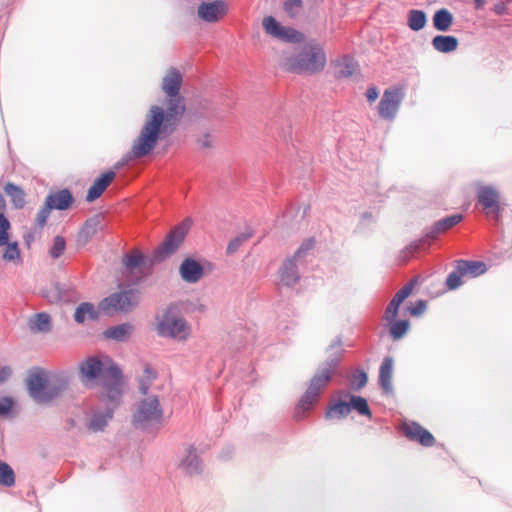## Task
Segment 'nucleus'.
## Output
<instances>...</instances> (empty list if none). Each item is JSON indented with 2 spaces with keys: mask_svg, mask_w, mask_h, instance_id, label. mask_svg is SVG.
I'll use <instances>...</instances> for the list:
<instances>
[{
  "mask_svg": "<svg viewBox=\"0 0 512 512\" xmlns=\"http://www.w3.org/2000/svg\"><path fill=\"white\" fill-rule=\"evenodd\" d=\"M79 379L84 387H100L99 401L119 403L125 394L123 370L110 356H87L79 363Z\"/></svg>",
  "mask_w": 512,
  "mask_h": 512,
  "instance_id": "nucleus-3",
  "label": "nucleus"
},
{
  "mask_svg": "<svg viewBox=\"0 0 512 512\" xmlns=\"http://www.w3.org/2000/svg\"><path fill=\"white\" fill-rule=\"evenodd\" d=\"M183 304V302H171L164 310L161 319L159 316H156L158 320L156 326L158 336L171 339H186L190 326L186 319L174 314L181 310Z\"/></svg>",
  "mask_w": 512,
  "mask_h": 512,
  "instance_id": "nucleus-9",
  "label": "nucleus"
},
{
  "mask_svg": "<svg viewBox=\"0 0 512 512\" xmlns=\"http://www.w3.org/2000/svg\"><path fill=\"white\" fill-rule=\"evenodd\" d=\"M253 236L252 232H241L237 236H235L233 239L230 240V242L227 245L226 253L228 255H233L238 251V249L242 246L244 242L249 240Z\"/></svg>",
  "mask_w": 512,
  "mask_h": 512,
  "instance_id": "nucleus-40",
  "label": "nucleus"
},
{
  "mask_svg": "<svg viewBox=\"0 0 512 512\" xmlns=\"http://www.w3.org/2000/svg\"><path fill=\"white\" fill-rule=\"evenodd\" d=\"M327 56L322 44L316 39H309L298 53L286 59V70L292 73L317 74L324 70Z\"/></svg>",
  "mask_w": 512,
  "mask_h": 512,
  "instance_id": "nucleus-6",
  "label": "nucleus"
},
{
  "mask_svg": "<svg viewBox=\"0 0 512 512\" xmlns=\"http://www.w3.org/2000/svg\"><path fill=\"white\" fill-rule=\"evenodd\" d=\"M454 22V16L447 8L437 9L432 16L433 28L439 32L450 30Z\"/></svg>",
  "mask_w": 512,
  "mask_h": 512,
  "instance_id": "nucleus-30",
  "label": "nucleus"
},
{
  "mask_svg": "<svg viewBox=\"0 0 512 512\" xmlns=\"http://www.w3.org/2000/svg\"><path fill=\"white\" fill-rule=\"evenodd\" d=\"M205 266H207L209 269H212V264L209 261L205 260L202 263L200 260H197L194 257H186L183 259L179 266L180 277L186 283H197L205 275Z\"/></svg>",
  "mask_w": 512,
  "mask_h": 512,
  "instance_id": "nucleus-16",
  "label": "nucleus"
},
{
  "mask_svg": "<svg viewBox=\"0 0 512 512\" xmlns=\"http://www.w3.org/2000/svg\"><path fill=\"white\" fill-rule=\"evenodd\" d=\"M463 283L464 281L461 271H459V268L456 266L455 269L447 275L445 280V287L448 291H454L457 290Z\"/></svg>",
  "mask_w": 512,
  "mask_h": 512,
  "instance_id": "nucleus-41",
  "label": "nucleus"
},
{
  "mask_svg": "<svg viewBox=\"0 0 512 512\" xmlns=\"http://www.w3.org/2000/svg\"><path fill=\"white\" fill-rule=\"evenodd\" d=\"M404 97L405 93L401 86L385 89L377 107L380 118L394 120Z\"/></svg>",
  "mask_w": 512,
  "mask_h": 512,
  "instance_id": "nucleus-15",
  "label": "nucleus"
},
{
  "mask_svg": "<svg viewBox=\"0 0 512 512\" xmlns=\"http://www.w3.org/2000/svg\"><path fill=\"white\" fill-rule=\"evenodd\" d=\"M427 14L421 9H410L407 13V26L414 32H419L427 24Z\"/></svg>",
  "mask_w": 512,
  "mask_h": 512,
  "instance_id": "nucleus-33",
  "label": "nucleus"
},
{
  "mask_svg": "<svg viewBox=\"0 0 512 512\" xmlns=\"http://www.w3.org/2000/svg\"><path fill=\"white\" fill-rule=\"evenodd\" d=\"M6 201L0 191V247H4L2 259L6 262H21V250L18 241H11V222L6 214Z\"/></svg>",
  "mask_w": 512,
  "mask_h": 512,
  "instance_id": "nucleus-12",
  "label": "nucleus"
},
{
  "mask_svg": "<svg viewBox=\"0 0 512 512\" xmlns=\"http://www.w3.org/2000/svg\"><path fill=\"white\" fill-rule=\"evenodd\" d=\"M104 216L102 213L95 214L89 217L77 234V242L81 245H86L98 231L103 230L104 226L102 220Z\"/></svg>",
  "mask_w": 512,
  "mask_h": 512,
  "instance_id": "nucleus-24",
  "label": "nucleus"
},
{
  "mask_svg": "<svg viewBox=\"0 0 512 512\" xmlns=\"http://www.w3.org/2000/svg\"><path fill=\"white\" fill-rule=\"evenodd\" d=\"M30 397L37 403H48L59 398L69 389L70 380L66 375H53L39 367L29 370L25 380Z\"/></svg>",
  "mask_w": 512,
  "mask_h": 512,
  "instance_id": "nucleus-5",
  "label": "nucleus"
},
{
  "mask_svg": "<svg viewBox=\"0 0 512 512\" xmlns=\"http://www.w3.org/2000/svg\"><path fill=\"white\" fill-rule=\"evenodd\" d=\"M340 69L336 73V78H348L355 72V63L349 58L345 57L343 63H340Z\"/></svg>",
  "mask_w": 512,
  "mask_h": 512,
  "instance_id": "nucleus-42",
  "label": "nucleus"
},
{
  "mask_svg": "<svg viewBox=\"0 0 512 512\" xmlns=\"http://www.w3.org/2000/svg\"><path fill=\"white\" fill-rule=\"evenodd\" d=\"M475 189V208H478L480 205V181H476L474 183Z\"/></svg>",
  "mask_w": 512,
  "mask_h": 512,
  "instance_id": "nucleus-54",
  "label": "nucleus"
},
{
  "mask_svg": "<svg viewBox=\"0 0 512 512\" xmlns=\"http://www.w3.org/2000/svg\"><path fill=\"white\" fill-rule=\"evenodd\" d=\"M361 218H362L363 220H366V219H367V220H370V219L372 218V214H371V212H363V213L361 214Z\"/></svg>",
  "mask_w": 512,
  "mask_h": 512,
  "instance_id": "nucleus-57",
  "label": "nucleus"
},
{
  "mask_svg": "<svg viewBox=\"0 0 512 512\" xmlns=\"http://www.w3.org/2000/svg\"><path fill=\"white\" fill-rule=\"evenodd\" d=\"M329 351H331V353L316 370L315 374L310 379L306 391L299 398L295 406L294 419L298 422L305 420L308 413L315 408L322 391L337 373L343 361L345 349L342 348V337L340 335L336 336L326 348V352Z\"/></svg>",
  "mask_w": 512,
  "mask_h": 512,
  "instance_id": "nucleus-4",
  "label": "nucleus"
},
{
  "mask_svg": "<svg viewBox=\"0 0 512 512\" xmlns=\"http://www.w3.org/2000/svg\"><path fill=\"white\" fill-rule=\"evenodd\" d=\"M18 413L17 402L13 396L6 395L0 398V417L10 419Z\"/></svg>",
  "mask_w": 512,
  "mask_h": 512,
  "instance_id": "nucleus-38",
  "label": "nucleus"
},
{
  "mask_svg": "<svg viewBox=\"0 0 512 512\" xmlns=\"http://www.w3.org/2000/svg\"><path fill=\"white\" fill-rule=\"evenodd\" d=\"M24 244L26 247L30 248L31 243L35 240V233L29 231L23 235Z\"/></svg>",
  "mask_w": 512,
  "mask_h": 512,
  "instance_id": "nucleus-53",
  "label": "nucleus"
},
{
  "mask_svg": "<svg viewBox=\"0 0 512 512\" xmlns=\"http://www.w3.org/2000/svg\"><path fill=\"white\" fill-rule=\"evenodd\" d=\"M13 371L10 366L4 365L0 368V385L6 382L12 375Z\"/></svg>",
  "mask_w": 512,
  "mask_h": 512,
  "instance_id": "nucleus-51",
  "label": "nucleus"
},
{
  "mask_svg": "<svg viewBox=\"0 0 512 512\" xmlns=\"http://www.w3.org/2000/svg\"><path fill=\"white\" fill-rule=\"evenodd\" d=\"M228 13L224 0L202 1L197 8L200 20L206 23H216Z\"/></svg>",
  "mask_w": 512,
  "mask_h": 512,
  "instance_id": "nucleus-19",
  "label": "nucleus"
},
{
  "mask_svg": "<svg viewBox=\"0 0 512 512\" xmlns=\"http://www.w3.org/2000/svg\"><path fill=\"white\" fill-rule=\"evenodd\" d=\"M463 216L462 214H452L445 216L429 227L423 236L411 241L404 249L403 253L407 257H416L421 253L428 251L432 243L437 239L438 235L457 225Z\"/></svg>",
  "mask_w": 512,
  "mask_h": 512,
  "instance_id": "nucleus-8",
  "label": "nucleus"
},
{
  "mask_svg": "<svg viewBox=\"0 0 512 512\" xmlns=\"http://www.w3.org/2000/svg\"><path fill=\"white\" fill-rule=\"evenodd\" d=\"M134 329L135 327L132 323L123 322L105 329L103 331V337L116 342H125L131 337Z\"/></svg>",
  "mask_w": 512,
  "mask_h": 512,
  "instance_id": "nucleus-27",
  "label": "nucleus"
},
{
  "mask_svg": "<svg viewBox=\"0 0 512 512\" xmlns=\"http://www.w3.org/2000/svg\"><path fill=\"white\" fill-rule=\"evenodd\" d=\"M476 9H480V0H473Z\"/></svg>",
  "mask_w": 512,
  "mask_h": 512,
  "instance_id": "nucleus-59",
  "label": "nucleus"
},
{
  "mask_svg": "<svg viewBox=\"0 0 512 512\" xmlns=\"http://www.w3.org/2000/svg\"><path fill=\"white\" fill-rule=\"evenodd\" d=\"M125 155L122 157L124 158ZM123 159L119 160L115 166L114 169H107L104 172H102L99 176H97L93 183L90 185V187L87 190L86 193V201L91 203L96 201L98 198L101 197V195L104 193V191L107 189V187L111 184L113 179L116 176V170L120 169L122 166L126 165L128 163L125 162L124 164L117 167V164L121 162ZM131 160H129L130 162Z\"/></svg>",
  "mask_w": 512,
  "mask_h": 512,
  "instance_id": "nucleus-17",
  "label": "nucleus"
},
{
  "mask_svg": "<svg viewBox=\"0 0 512 512\" xmlns=\"http://www.w3.org/2000/svg\"><path fill=\"white\" fill-rule=\"evenodd\" d=\"M179 468L189 477L200 475L203 472V463L194 445L187 448L185 457L179 463Z\"/></svg>",
  "mask_w": 512,
  "mask_h": 512,
  "instance_id": "nucleus-23",
  "label": "nucleus"
},
{
  "mask_svg": "<svg viewBox=\"0 0 512 512\" xmlns=\"http://www.w3.org/2000/svg\"><path fill=\"white\" fill-rule=\"evenodd\" d=\"M183 77L181 72L170 67L162 81V91L167 96L166 108L151 105L145 115L144 124L134 139L131 150L125 154L117 167L132 159H140L151 155L157 145L170 137L186 111L185 98L181 94Z\"/></svg>",
  "mask_w": 512,
  "mask_h": 512,
  "instance_id": "nucleus-1",
  "label": "nucleus"
},
{
  "mask_svg": "<svg viewBox=\"0 0 512 512\" xmlns=\"http://www.w3.org/2000/svg\"><path fill=\"white\" fill-rule=\"evenodd\" d=\"M485 271H486V266H485V264L482 262V270H481V273L483 274Z\"/></svg>",
  "mask_w": 512,
  "mask_h": 512,
  "instance_id": "nucleus-60",
  "label": "nucleus"
},
{
  "mask_svg": "<svg viewBox=\"0 0 512 512\" xmlns=\"http://www.w3.org/2000/svg\"><path fill=\"white\" fill-rule=\"evenodd\" d=\"M493 11L495 12V14L497 15H503L505 14L506 12V5L503 1H498L497 3H495L493 5Z\"/></svg>",
  "mask_w": 512,
  "mask_h": 512,
  "instance_id": "nucleus-52",
  "label": "nucleus"
},
{
  "mask_svg": "<svg viewBox=\"0 0 512 512\" xmlns=\"http://www.w3.org/2000/svg\"><path fill=\"white\" fill-rule=\"evenodd\" d=\"M42 296L50 303H61V297L59 290L57 289L56 281L52 283L50 288H46L42 291Z\"/></svg>",
  "mask_w": 512,
  "mask_h": 512,
  "instance_id": "nucleus-45",
  "label": "nucleus"
},
{
  "mask_svg": "<svg viewBox=\"0 0 512 512\" xmlns=\"http://www.w3.org/2000/svg\"><path fill=\"white\" fill-rule=\"evenodd\" d=\"M145 282V277H133L128 281H122L118 284V291L110 294L99 302V308L109 314L110 310L114 312H131L139 304L140 290L137 286Z\"/></svg>",
  "mask_w": 512,
  "mask_h": 512,
  "instance_id": "nucleus-7",
  "label": "nucleus"
},
{
  "mask_svg": "<svg viewBox=\"0 0 512 512\" xmlns=\"http://www.w3.org/2000/svg\"><path fill=\"white\" fill-rule=\"evenodd\" d=\"M303 0H285L283 3V9L290 18H295L297 12L294 9H301L303 7Z\"/></svg>",
  "mask_w": 512,
  "mask_h": 512,
  "instance_id": "nucleus-47",
  "label": "nucleus"
},
{
  "mask_svg": "<svg viewBox=\"0 0 512 512\" xmlns=\"http://www.w3.org/2000/svg\"><path fill=\"white\" fill-rule=\"evenodd\" d=\"M196 143L203 149H209L213 146L210 133H204L196 139Z\"/></svg>",
  "mask_w": 512,
  "mask_h": 512,
  "instance_id": "nucleus-50",
  "label": "nucleus"
},
{
  "mask_svg": "<svg viewBox=\"0 0 512 512\" xmlns=\"http://www.w3.org/2000/svg\"><path fill=\"white\" fill-rule=\"evenodd\" d=\"M297 262L298 259L291 256L286 258L279 268L280 280L286 287L292 288L300 280V273Z\"/></svg>",
  "mask_w": 512,
  "mask_h": 512,
  "instance_id": "nucleus-25",
  "label": "nucleus"
},
{
  "mask_svg": "<svg viewBox=\"0 0 512 512\" xmlns=\"http://www.w3.org/2000/svg\"><path fill=\"white\" fill-rule=\"evenodd\" d=\"M315 243L316 241L314 237L305 239L292 256L298 260L305 257L307 253L314 248Z\"/></svg>",
  "mask_w": 512,
  "mask_h": 512,
  "instance_id": "nucleus-43",
  "label": "nucleus"
},
{
  "mask_svg": "<svg viewBox=\"0 0 512 512\" xmlns=\"http://www.w3.org/2000/svg\"><path fill=\"white\" fill-rule=\"evenodd\" d=\"M74 203L75 197L69 188L50 190L36 215L35 225L42 229L46 226L52 211H67L72 208Z\"/></svg>",
  "mask_w": 512,
  "mask_h": 512,
  "instance_id": "nucleus-11",
  "label": "nucleus"
},
{
  "mask_svg": "<svg viewBox=\"0 0 512 512\" xmlns=\"http://www.w3.org/2000/svg\"><path fill=\"white\" fill-rule=\"evenodd\" d=\"M139 390L143 395L148 394L149 391V385L145 384L144 382L140 383Z\"/></svg>",
  "mask_w": 512,
  "mask_h": 512,
  "instance_id": "nucleus-56",
  "label": "nucleus"
},
{
  "mask_svg": "<svg viewBox=\"0 0 512 512\" xmlns=\"http://www.w3.org/2000/svg\"><path fill=\"white\" fill-rule=\"evenodd\" d=\"M264 32L274 39L288 44H299L305 41V34L291 26L282 25L274 16H265L262 20Z\"/></svg>",
  "mask_w": 512,
  "mask_h": 512,
  "instance_id": "nucleus-14",
  "label": "nucleus"
},
{
  "mask_svg": "<svg viewBox=\"0 0 512 512\" xmlns=\"http://www.w3.org/2000/svg\"><path fill=\"white\" fill-rule=\"evenodd\" d=\"M401 305H402L401 300L394 295L393 298L391 299V301L388 303L386 309H385L383 318H388V317L396 318V317H398L399 309H400Z\"/></svg>",
  "mask_w": 512,
  "mask_h": 512,
  "instance_id": "nucleus-46",
  "label": "nucleus"
},
{
  "mask_svg": "<svg viewBox=\"0 0 512 512\" xmlns=\"http://www.w3.org/2000/svg\"><path fill=\"white\" fill-rule=\"evenodd\" d=\"M457 267L464 277L477 278L480 276V260L458 259Z\"/></svg>",
  "mask_w": 512,
  "mask_h": 512,
  "instance_id": "nucleus-35",
  "label": "nucleus"
},
{
  "mask_svg": "<svg viewBox=\"0 0 512 512\" xmlns=\"http://www.w3.org/2000/svg\"><path fill=\"white\" fill-rule=\"evenodd\" d=\"M67 424H68L69 428H72L76 425V421L73 418H69L67 420Z\"/></svg>",
  "mask_w": 512,
  "mask_h": 512,
  "instance_id": "nucleus-58",
  "label": "nucleus"
},
{
  "mask_svg": "<svg viewBox=\"0 0 512 512\" xmlns=\"http://www.w3.org/2000/svg\"><path fill=\"white\" fill-rule=\"evenodd\" d=\"M369 381L368 373L362 367H356L352 370L350 375V388L353 391H361Z\"/></svg>",
  "mask_w": 512,
  "mask_h": 512,
  "instance_id": "nucleus-36",
  "label": "nucleus"
},
{
  "mask_svg": "<svg viewBox=\"0 0 512 512\" xmlns=\"http://www.w3.org/2000/svg\"><path fill=\"white\" fill-rule=\"evenodd\" d=\"M393 372L394 359L392 356H385L380 364L378 374V385L383 395L390 396L394 394Z\"/></svg>",
  "mask_w": 512,
  "mask_h": 512,
  "instance_id": "nucleus-22",
  "label": "nucleus"
},
{
  "mask_svg": "<svg viewBox=\"0 0 512 512\" xmlns=\"http://www.w3.org/2000/svg\"><path fill=\"white\" fill-rule=\"evenodd\" d=\"M406 309L412 317H420L427 309V301L418 299L413 304L407 305Z\"/></svg>",
  "mask_w": 512,
  "mask_h": 512,
  "instance_id": "nucleus-44",
  "label": "nucleus"
},
{
  "mask_svg": "<svg viewBox=\"0 0 512 512\" xmlns=\"http://www.w3.org/2000/svg\"><path fill=\"white\" fill-rule=\"evenodd\" d=\"M106 403L104 411H95L92 413L87 428L91 432H103L108 426L109 421L113 419L114 413L118 407L123 403V398H120L119 403L111 401H102Z\"/></svg>",
  "mask_w": 512,
  "mask_h": 512,
  "instance_id": "nucleus-18",
  "label": "nucleus"
},
{
  "mask_svg": "<svg viewBox=\"0 0 512 512\" xmlns=\"http://www.w3.org/2000/svg\"><path fill=\"white\" fill-rule=\"evenodd\" d=\"M388 328V335L393 341H399L403 339L409 332L411 324L408 319L401 318H383Z\"/></svg>",
  "mask_w": 512,
  "mask_h": 512,
  "instance_id": "nucleus-26",
  "label": "nucleus"
},
{
  "mask_svg": "<svg viewBox=\"0 0 512 512\" xmlns=\"http://www.w3.org/2000/svg\"><path fill=\"white\" fill-rule=\"evenodd\" d=\"M66 239L62 235H56L52 240V245L49 248V256L52 259H59L65 252Z\"/></svg>",
  "mask_w": 512,
  "mask_h": 512,
  "instance_id": "nucleus-39",
  "label": "nucleus"
},
{
  "mask_svg": "<svg viewBox=\"0 0 512 512\" xmlns=\"http://www.w3.org/2000/svg\"><path fill=\"white\" fill-rule=\"evenodd\" d=\"M144 373L148 379H155L157 376L156 371L149 366L144 369Z\"/></svg>",
  "mask_w": 512,
  "mask_h": 512,
  "instance_id": "nucleus-55",
  "label": "nucleus"
},
{
  "mask_svg": "<svg viewBox=\"0 0 512 512\" xmlns=\"http://www.w3.org/2000/svg\"><path fill=\"white\" fill-rule=\"evenodd\" d=\"M497 221L500 217V195L492 186H482V212Z\"/></svg>",
  "mask_w": 512,
  "mask_h": 512,
  "instance_id": "nucleus-21",
  "label": "nucleus"
},
{
  "mask_svg": "<svg viewBox=\"0 0 512 512\" xmlns=\"http://www.w3.org/2000/svg\"><path fill=\"white\" fill-rule=\"evenodd\" d=\"M3 190L5 194L10 198L14 208L22 209L25 206V191L20 185H17L13 182H7L4 185Z\"/></svg>",
  "mask_w": 512,
  "mask_h": 512,
  "instance_id": "nucleus-31",
  "label": "nucleus"
},
{
  "mask_svg": "<svg viewBox=\"0 0 512 512\" xmlns=\"http://www.w3.org/2000/svg\"><path fill=\"white\" fill-rule=\"evenodd\" d=\"M221 457H222L223 459H227V458L229 457V455H224V454H222V455H221Z\"/></svg>",
  "mask_w": 512,
  "mask_h": 512,
  "instance_id": "nucleus-61",
  "label": "nucleus"
},
{
  "mask_svg": "<svg viewBox=\"0 0 512 512\" xmlns=\"http://www.w3.org/2000/svg\"><path fill=\"white\" fill-rule=\"evenodd\" d=\"M192 220L187 217L173 226L165 235L162 242L147 254L141 250L125 252L121 258L124 281L133 277H145V282L153 274L154 267L165 262L173 256L181 245L191 228Z\"/></svg>",
  "mask_w": 512,
  "mask_h": 512,
  "instance_id": "nucleus-2",
  "label": "nucleus"
},
{
  "mask_svg": "<svg viewBox=\"0 0 512 512\" xmlns=\"http://www.w3.org/2000/svg\"><path fill=\"white\" fill-rule=\"evenodd\" d=\"M402 432L409 441L416 442L423 447H432L435 444L433 434L416 421L405 422Z\"/></svg>",
  "mask_w": 512,
  "mask_h": 512,
  "instance_id": "nucleus-20",
  "label": "nucleus"
},
{
  "mask_svg": "<svg viewBox=\"0 0 512 512\" xmlns=\"http://www.w3.org/2000/svg\"><path fill=\"white\" fill-rule=\"evenodd\" d=\"M365 97L367 102L372 104L379 97V89L375 85H370L365 92Z\"/></svg>",
  "mask_w": 512,
  "mask_h": 512,
  "instance_id": "nucleus-49",
  "label": "nucleus"
},
{
  "mask_svg": "<svg viewBox=\"0 0 512 512\" xmlns=\"http://www.w3.org/2000/svg\"><path fill=\"white\" fill-rule=\"evenodd\" d=\"M57 289L61 297V302L74 303L78 300L79 295L76 286L70 281H56Z\"/></svg>",
  "mask_w": 512,
  "mask_h": 512,
  "instance_id": "nucleus-34",
  "label": "nucleus"
},
{
  "mask_svg": "<svg viewBox=\"0 0 512 512\" xmlns=\"http://www.w3.org/2000/svg\"><path fill=\"white\" fill-rule=\"evenodd\" d=\"M16 483V473L12 466L0 459V486L11 488Z\"/></svg>",
  "mask_w": 512,
  "mask_h": 512,
  "instance_id": "nucleus-37",
  "label": "nucleus"
},
{
  "mask_svg": "<svg viewBox=\"0 0 512 512\" xmlns=\"http://www.w3.org/2000/svg\"><path fill=\"white\" fill-rule=\"evenodd\" d=\"M416 282V279L407 282L396 292L395 296L403 303L412 294Z\"/></svg>",
  "mask_w": 512,
  "mask_h": 512,
  "instance_id": "nucleus-48",
  "label": "nucleus"
},
{
  "mask_svg": "<svg viewBox=\"0 0 512 512\" xmlns=\"http://www.w3.org/2000/svg\"><path fill=\"white\" fill-rule=\"evenodd\" d=\"M434 50L443 54L455 51L459 46V40L454 35L437 34L431 40Z\"/></svg>",
  "mask_w": 512,
  "mask_h": 512,
  "instance_id": "nucleus-29",
  "label": "nucleus"
},
{
  "mask_svg": "<svg viewBox=\"0 0 512 512\" xmlns=\"http://www.w3.org/2000/svg\"><path fill=\"white\" fill-rule=\"evenodd\" d=\"M100 311L102 310L99 307L97 309L92 302H81L76 307L73 318L79 325L84 324L86 320L97 321L100 317Z\"/></svg>",
  "mask_w": 512,
  "mask_h": 512,
  "instance_id": "nucleus-28",
  "label": "nucleus"
},
{
  "mask_svg": "<svg viewBox=\"0 0 512 512\" xmlns=\"http://www.w3.org/2000/svg\"><path fill=\"white\" fill-rule=\"evenodd\" d=\"M163 415L159 397L152 395L139 401L137 410L132 415V425L136 429L147 431L148 424L153 421L161 423Z\"/></svg>",
  "mask_w": 512,
  "mask_h": 512,
  "instance_id": "nucleus-13",
  "label": "nucleus"
},
{
  "mask_svg": "<svg viewBox=\"0 0 512 512\" xmlns=\"http://www.w3.org/2000/svg\"><path fill=\"white\" fill-rule=\"evenodd\" d=\"M345 396L348 400L341 398L333 399L330 404L326 407L324 412L325 419H343L347 417L353 410L356 411L360 416L373 419V413L369 406L367 398L356 395L351 392H346Z\"/></svg>",
  "mask_w": 512,
  "mask_h": 512,
  "instance_id": "nucleus-10",
  "label": "nucleus"
},
{
  "mask_svg": "<svg viewBox=\"0 0 512 512\" xmlns=\"http://www.w3.org/2000/svg\"><path fill=\"white\" fill-rule=\"evenodd\" d=\"M29 327L38 333H47L52 330V318L46 312H37L29 320Z\"/></svg>",
  "mask_w": 512,
  "mask_h": 512,
  "instance_id": "nucleus-32",
  "label": "nucleus"
}]
</instances>
